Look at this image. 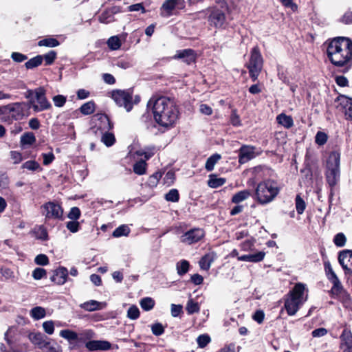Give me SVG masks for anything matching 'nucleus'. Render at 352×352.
<instances>
[{"label": "nucleus", "instance_id": "f257e3e1", "mask_svg": "<svg viewBox=\"0 0 352 352\" xmlns=\"http://www.w3.org/2000/svg\"><path fill=\"white\" fill-rule=\"evenodd\" d=\"M147 105L151 106L154 120L158 125L166 129L175 126L179 116V110L173 99L166 96H153Z\"/></svg>", "mask_w": 352, "mask_h": 352}, {"label": "nucleus", "instance_id": "f03ea898", "mask_svg": "<svg viewBox=\"0 0 352 352\" xmlns=\"http://www.w3.org/2000/svg\"><path fill=\"white\" fill-rule=\"evenodd\" d=\"M331 63L340 67L343 73L347 72L352 66V41L345 36L331 38Z\"/></svg>", "mask_w": 352, "mask_h": 352}, {"label": "nucleus", "instance_id": "7ed1b4c3", "mask_svg": "<svg viewBox=\"0 0 352 352\" xmlns=\"http://www.w3.org/2000/svg\"><path fill=\"white\" fill-rule=\"evenodd\" d=\"M247 184L250 187L256 186L252 197L261 205H265L272 202L280 191L278 182L271 179L257 183V179L255 176L250 178Z\"/></svg>", "mask_w": 352, "mask_h": 352}, {"label": "nucleus", "instance_id": "20e7f679", "mask_svg": "<svg viewBox=\"0 0 352 352\" xmlns=\"http://www.w3.org/2000/svg\"><path fill=\"white\" fill-rule=\"evenodd\" d=\"M245 66L248 69L251 80L255 82L258 79L263 66V58L258 45L254 46L251 50L249 61Z\"/></svg>", "mask_w": 352, "mask_h": 352}, {"label": "nucleus", "instance_id": "39448f33", "mask_svg": "<svg viewBox=\"0 0 352 352\" xmlns=\"http://www.w3.org/2000/svg\"><path fill=\"white\" fill-rule=\"evenodd\" d=\"M228 8H224L221 6H214L208 7L206 10L207 20L209 25L217 29L224 28L226 23V12Z\"/></svg>", "mask_w": 352, "mask_h": 352}, {"label": "nucleus", "instance_id": "423d86ee", "mask_svg": "<svg viewBox=\"0 0 352 352\" xmlns=\"http://www.w3.org/2000/svg\"><path fill=\"white\" fill-rule=\"evenodd\" d=\"M331 296L337 298L343 305L348 307L351 305V298L348 292L344 289L336 274L331 270Z\"/></svg>", "mask_w": 352, "mask_h": 352}, {"label": "nucleus", "instance_id": "0eeeda50", "mask_svg": "<svg viewBox=\"0 0 352 352\" xmlns=\"http://www.w3.org/2000/svg\"><path fill=\"white\" fill-rule=\"evenodd\" d=\"M185 8L184 0H166L160 8V14L164 17H170L177 14L178 10H183Z\"/></svg>", "mask_w": 352, "mask_h": 352}, {"label": "nucleus", "instance_id": "6e6552de", "mask_svg": "<svg viewBox=\"0 0 352 352\" xmlns=\"http://www.w3.org/2000/svg\"><path fill=\"white\" fill-rule=\"evenodd\" d=\"M112 98L120 107H124L127 111L133 108L132 92L129 90H116L112 92Z\"/></svg>", "mask_w": 352, "mask_h": 352}, {"label": "nucleus", "instance_id": "1a4fd4ad", "mask_svg": "<svg viewBox=\"0 0 352 352\" xmlns=\"http://www.w3.org/2000/svg\"><path fill=\"white\" fill-rule=\"evenodd\" d=\"M43 214L45 219L62 220L63 217V208L62 206L54 201H48L42 206Z\"/></svg>", "mask_w": 352, "mask_h": 352}, {"label": "nucleus", "instance_id": "9d476101", "mask_svg": "<svg viewBox=\"0 0 352 352\" xmlns=\"http://www.w3.org/2000/svg\"><path fill=\"white\" fill-rule=\"evenodd\" d=\"M205 236V231L201 228H192L181 236V241L191 245L198 243Z\"/></svg>", "mask_w": 352, "mask_h": 352}, {"label": "nucleus", "instance_id": "9b49d317", "mask_svg": "<svg viewBox=\"0 0 352 352\" xmlns=\"http://www.w3.org/2000/svg\"><path fill=\"white\" fill-rule=\"evenodd\" d=\"M35 98L38 104L34 106V111L39 112L51 108L52 105L45 96V90L40 87L35 89Z\"/></svg>", "mask_w": 352, "mask_h": 352}, {"label": "nucleus", "instance_id": "f8f14e48", "mask_svg": "<svg viewBox=\"0 0 352 352\" xmlns=\"http://www.w3.org/2000/svg\"><path fill=\"white\" fill-rule=\"evenodd\" d=\"M340 154L338 151H331V160L334 161V164L331 163V187L337 186L340 182Z\"/></svg>", "mask_w": 352, "mask_h": 352}, {"label": "nucleus", "instance_id": "ddd939ff", "mask_svg": "<svg viewBox=\"0 0 352 352\" xmlns=\"http://www.w3.org/2000/svg\"><path fill=\"white\" fill-rule=\"evenodd\" d=\"M94 118L98 122L96 126L101 133L110 131L113 129V122L106 113H97Z\"/></svg>", "mask_w": 352, "mask_h": 352}, {"label": "nucleus", "instance_id": "4468645a", "mask_svg": "<svg viewBox=\"0 0 352 352\" xmlns=\"http://www.w3.org/2000/svg\"><path fill=\"white\" fill-rule=\"evenodd\" d=\"M338 261L345 274H352V250L340 251L338 255Z\"/></svg>", "mask_w": 352, "mask_h": 352}, {"label": "nucleus", "instance_id": "2eb2a0df", "mask_svg": "<svg viewBox=\"0 0 352 352\" xmlns=\"http://www.w3.org/2000/svg\"><path fill=\"white\" fill-rule=\"evenodd\" d=\"M256 147L252 145L243 144L239 150V163L243 164L254 159Z\"/></svg>", "mask_w": 352, "mask_h": 352}, {"label": "nucleus", "instance_id": "dca6fc26", "mask_svg": "<svg viewBox=\"0 0 352 352\" xmlns=\"http://www.w3.org/2000/svg\"><path fill=\"white\" fill-rule=\"evenodd\" d=\"M67 278V269L65 267L60 266L53 271L50 280L56 285H62L66 283Z\"/></svg>", "mask_w": 352, "mask_h": 352}, {"label": "nucleus", "instance_id": "f3484780", "mask_svg": "<svg viewBox=\"0 0 352 352\" xmlns=\"http://www.w3.org/2000/svg\"><path fill=\"white\" fill-rule=\"evenodd\" d=\"M175 59H182L184 62L190 65L195 63L197 55L195 51L192 49H185L177 50L176 54L174 56Z\"/></svg>", "mask_w": 352, "mask_h": 352}, {"label": "nucleus", "instance_id": "a211bd4d", "mask_svg": "<svg viewBox=\"0 0 352 352\" xmlns=\"http://www.w3.org/2000/svg\"><path fill=\"white\" fill-rule=\"evenodd\" d=\"M28 338L33 344L41 349L50 344V342L47 340L48 338L41 332L30 333L28 335Z\"/></svg>", "mask_w": 352, "mask_h": 352}, {"label": "nucleus", "instance_id": "6ab92c4d", "mask_svg": "<svg viewBox=\"0 0 352 352\" xmlns=\"http://www.w3.org/2000/svg\"><path fill=\"white\" fill-rule=\"evenodd\" d=\"M305 290V285L303 283H298L289 292L286 296L292 298L293 301H298L302 304Z\"/></svg>", "mask_w": 352, "mask_h": 352}, {"label": "nucleus", "instance_id": "aec40b11", "mask_svg": "<svg viewBox=\"0 0 352 352\" xmlns=\"http://www.w3.org/2000/svg\"><path fill=\"white\" fill-rule=\"evenodd\" d=\"M85 347L90 351H108L111 349V344L107 340H90L85 343Z\"/></svg>", "mask_w": 352, "mask_h": 352}, {"label": "nucleus", "instance_id": "412c9836", "mask_svg": "<svg viewBox=\"0 0 352 352\" xmlns=\"http://www.w3.org/2000/svg\"><path fill=\"white\" fill-rule=\"evenodd\" d=\"M340 347L343 352H352V334L347 329H344L340 336Z\"/></svg>", "mask_w": 352, "mask_h": 352}, {"label": "nucleus", "instance_id": "4be33fe9", "mask_svg": "<svg viewBox=\"0 0 352 352\" xmlns=\"http://www.w3.org/2000/svg\"><path fill=\"white\" fill-rule=\"evenodd\" d=\"M352 103V99L347 98L345 96H340L334 101V107L338 111L344 112L346 116V113L348 109L350 107Z\"/></svg>", "mask_w": 352, "mask_h": 352}, {"label": "nucleus", "instance_id": "5701e85b", "mask_svg": "<svg viewBox=\"0 0 352 352\" xmlns=\"http://www.w3.org/2000/svg\"><path fill=\"white\" fill-rule=\"evenodd\" d=\"M24 102H13L11 103L10 109L13 111H10L11 122L13 120H18L21 119L24 116Z\"/></svg>", "mask_w": 352, "mask_h": 352}, {"label": "nucleus", "instance_id": "b1692460", "mask_svg": "<svg viewBox=\"0 0 352 352\" xmlns=\"http://www.w3.org/2000/svg\"><path fill=\"white\" fill-rule=\"evenodd\" d=\"M300 302L293 301L292 298L285 296L284 307L289 316H294L298 311Z\"/></svg>", "mask_w": 352, "mask_h": 352}, {"label": "nucleus", "instance_id": "393cba45", "mask_svg": "<svg viewBox=\"0 0 352 352\" xmlns=\"http://www.w3.org/2000/svg\"><path fill=\"white\" fill-rule=\"evenodd\" d=\"M215 258L216 254L214 252H209L204 255L199 262L200 268L204 270H208Z\"/></svg>", "mask_w": 352, "mask_h": 352}, {"label": "nucleus", "instance_id": "a878e982", "mask_svg": "<svg viewBox=\"0 0 352 352\" xmlns=\"http://www.w3.org/2000/svg\"><path fill=\"white\" fill-rule=\"evenodd\" d=\"M277 122L283 126L285 129H290L294 126V120L291 116H287L283 113L276 117Z\"/></svg>", "mask_w": 352, "mask_h": 352}, {"label": "nucleus", "instance_id": "bb28decb", "mask_svg": "<svg viewBox=\"0 0 352 352\" xmlns=\"http://www.w3.org/2000/svg\"><path fill=\"white\" fill-rule=\"evenodd\" d=\"M60 336L67 340L70 343H72L74 341H79L82 342V338H79L78 333L70 329H63L60 332Z\"/></svg>", "mask_w": 352, "mask_h": 352}, {"label": "nucleus", "instance_id": "cd10ccee", "mask_svg": "<svg viewBox=\"0 0 352 352\" xmlns=\"http://www.w3.org/2000/svg\"><path fill=\"white\" fill-rule=\"evenodd\" d=\"M101 302L97 300H90L81 304L80 307L87 311H94L102 309V307L101 306Z\"/></svg>", "mask_w": 352, "mask_h": 352}, {"label": "nucleus", "instance_id": "c85d7f7f", "mask_svg": "<svg viewBox=\"0 0 352 352\" xmlns=\"http://www.w3.org/2000/svg\"><path fill=\"white\" fill-rule=\"evenodd\" d=\"M252 195L249 190H241L232 196L231 201L234 204H239Z\"/></svg>", "mask_w": 352, "mask_h": 352}, {"label": "nucleus", "instance_id": "c756f323", "mask_svg": "<svg viewBox=\"0 0 352 352\" xmlns=\"http://www.w3.org/2000/svg\"><path fill=\"white\" fill-rule=\"evenodd\" d=\"M36 141V137L32 132H25L21 136L20 144L24 147L26 145L34 144Z\"/></svg>", "mask_w": 352, "mask_h": 352}, {"label": "nucleus", "instance_id": "7c9ffc66", "mask_svg": "<svg viewBox=\"0 0 352 352\" xmlns=\"http://www.w3.org/2000/svg\"><path fill=\"white\" fill-rule=\"evenodd\" d=\"M163 175V171L158 170L155 172L148 178V180L146 183V185L151 188H155L157 186L160 179L162 177Z\"/></svg>", "mask_w": 352, "mask_h": 352}, {"label": "nucleus", "instance_id": "2f4dec72", "mask_svg": "<svg viewBox=\"0 0 352 352\" xmlns=\"http://www.w3.org/2000/svg\"><path fill=\"white\" fill-rule=\"evenodd\" d=\"M96 106L95 102L94 100H90L81 105L79 108V111L82 115L89 116L94 113Z\"/></svg>", "mask_w": 352, "mask_h": 352}, {"label": "nucleus", "instance_id": "473e14b6", "mask_svg": "<svg viewBox=\"0 0 352 352\" xmlns=\"http://www.w3.org/2000/svg\"><path fill=\"white\" fill-rule=\"evenodd\" d=\"M226 182V178L217 177L214 175H210L208 181V185L212 188L222 186Z\"/></svg>", "mask_w": 352, "mask_h": 352}, {"label": "nucleus", "instance_id": "72a5a7b5", "mask_svg": "<svg viewBox=\"0 0 352 352\" xmlns=\"http://www.w3.org/2000/svg\"><path fill=\"white\" fill-rule=\"evenodd\" d=\"M147 168V163L144 160H140L136 162L133 166V172L138 175H142L146 173Z\"/></svg>", "mask_w": 352, "mask_h": 352}, {"label": "nucleus", "instance_id": "f704fd0d", "mask_svg": "<svg viewBox=\"0 0 352 352\" xmlns=\"http://www.w3.org/2000/svg\"><path fill=\"white\" fill-rule=\"evenodd\" d=\"M21 168L23 170L27 169L32 172L42 170L40 164L36 160L26 161L22 164Z\"/></svg>", "mask_w": 352, "mask_h": 352}, {"label": "nucleus", "instance_id": "c9c22d12", "mask_svg": "<svg viewBox=\"0 0 352 352\" xmlns=\"http://www.w3.org/2000/svg\"><path fill=\"white\" fill-rule=\"evenodd\" d=\"M43 57L42 55H37L32 58H30L29 60H28L25 63V66L28 69H34L35 67H38L41 65L43 63Z\"/></svg>", "mask_w": 352, "mask_h": 352}, {"label": "nucleus", "instance_id": "e433bc0d", "mask_svg": "<svg viewBox=\"0 0 352 352\" xmlns=\"http://www.w3.org/2000/svg\"><path fill=\"white\" fill-rule=\"evenodd\" d=\"M60 45V42L55 38L53 37H47L43 39L40 40L38 42V45L49 47H57Z\"/></svg>", "mask_w": 352, "mask_h": 352}, {"label": "nucleus", "instance_id": "4c0bfd02", "mask_svg": "<svg viewBox=\"0 0 352 352\" xmlns=\"http://www.w3.org/2000/svg\"><path fill=\"white\" fill-rule=\"evenodd\" d=\"M11 103L0 106V116H2L1 120L4 122H11L10 111H13L10 109Z\"/></svg>", "mask_w": 352, "mask_h": 352}, {"label": "nucleus", "instance_id": "58836bf2", "mask_svg": "<svg viewBox=\"0 0 352 352\" xmlns=\"http://www.w3.org/2000/svg\"><path fill=\"white\" fill-rule=\"evenodd\" d=\"M221 155L218 153H215L209 157L206 162L205 168L208 171H212L214 169V165L221 159Z\"/></svg>", "mask_w": 352, "mask_h": 352}, {"label": "nucleus", "instance_id": "ea45409f", "mask_svg": "<svg viewBox=\"0 0 352 352\" xmlns=\"http://www.w3.org/2000/svg\"><path fill=\"white\" fill-rule=\"evenodd\" d=\"M140 305L144 311H148L153 309L155 302L151 297H144L141 299Z\"/></svg>", "mask_w": 352, "mask_h": 352}, {"label": "nucleus", "instance_id": "a19ab883", "mask_svg": "<svg viewBox=\"0 0 352 352\" xmlns=\"http://www.w3.org/2000/svg\"><path fill=\"white\" fill-rule=\"evenodd\" d=\"M98 20L102 23H109L115 21L114 16L109 12V8L105 9L99 16Z\"/></svg>", "mask_w": 352, "mask_h": 352}, {"label": "nucleus", "instance_id": "79ce46f5", "mask_svg": "<svg viewBox=\"0 0 352 352\" xmlns=\"http://www.w3.org/2000/svg\"><path fill=\"white\" fill-rule=\"evenodd\" d=\"M188 314H193L200 311V306L197 302L190 298L188 300L186 307Z\"/></svg>", "mask_w": 352, "mask_h": 352}, {"label": "nucleus", "instance_id": "37998d69", "mask_svg": "<svg viewBox=\"0 0 352 352\" xmlns=\"http://www.w3.org/2000/svg\"><path fill=\"white\" fill-rule=\"evenodd\" d=\"M30 315L34 320H40L45 316L46 311L43 307L37 306L31 309Z\"/></svg>", "mask_w": 352, "mask_h": 352}, {"label": "nucleus", "instance_id": "c03bdc74", "mask_svg": "<svg viewBox=\"0 0 352 352\" xmlns=\"http://www.w3.org/2000/svg\"><path fill=\"white\" fill-rule=\"evenodd\" d=\"M102 141L108 147L113 146L116 142V138L113 133L102 132Z\"/></svg>", "mask_w": 352, "mask_h": 352}, {"label": "nucleus", "instance_id": "a18cd8bd", "mask_svg": "<svg viewBox=\"0 0 352 352\" xmlns=\"http://www.w3.org/2000/svg\"><path fill=\"white\" fill-rule=\"evenodd\" d=\"M190 268V263L186 260H182L177 263V271L179 276L186 274Z\"/></svg>", "mask_w": 352, "mask_h": 352}, {"label": "nucleus", "instance_id": "49530a36", "mask_svg": "<svg viewBox=\"0 0 352 352\" xmlns=\"http://www.w3.org/2000/svg\"><path fill=\"white\" fill-rule=\"evenodd\" d=\"M130 233V228L126 225H121L114 230L113 236L114 237H120L122 236H128Z\"/></svg>", "mask_w": 352, "mask_h": 352}, {"label": "nucleus", "instance_id": "de8ad7c7", "mask_svg": "<svg viewBox=\"0 0 352 352\" xmlns=\"http://www.w3.org/2000/svg\"><path fill=\"white\" fill-rule=\"evenodd\" d=\"M167 201L178 202L180 198L179 193L177 189H170L164 196Z\"/></svg>", "mask_w": 352, "mask_h": 352}, {"label": "nucleus", "instance_id": "09e8293b", "mask_svg": "<svg viewBox=\"0 0 352 352\" xmlns=\"http://www.w3.org/2000/svg\"><path fill=\"white\" fill-rule=\"evenodd\" d=\"M295 204L297 213L299 214H302L306 208V204L304 199L301 197L300 195L299 194L296 196Z\"/></svg>", "mask_w": 352, "mask_h": 352}, {"label": "nucleus", "instance_id": "8fccbe9b", "mask_svg": "<svg viewBox=\"0 0 352 352\" xmlns=\"http://www.w3.org/2000/svg\"><path fill=\"white\" fill-rule=\"evenodd\" d=\"M45 60V65L48 66L52 65L57 58V53L54 50H50L47 54L42 55Z\"/></svg>", "mask_w": 352, "mask_h": 352}, {"label": "nucleus", "instance_id": "3c124183", "mask_svg": "<svg viewBox=\"0 0 352 352\" xmlns=\"http://www.w3.org/2000/svg\"><path fill=\"white\" fill-rule=\"evenodd\" d=\"M108 47L112 50H117L121 46V41L118 36H111L107 41Z\"/></svg>", "mask_w": 352, "mask_h": 352}, {"label": "nucleus", "instance_id": "603ef678", "mask_svg": "<svg viewBox=\"0 0 352 352\" xmlns=\"http://www.w3.org/2000/svg\"><path fill=\"white\" fill-rule=\"evenodd\" d=\"M151 331L155 336H160L164 333L165 328L160 322H155L151 326Z\"/></svg>", "mask_w": 352, "mask_h": 352}, {"label": "nucleus", "instance_id": "864d4df0", "mask_svg": "<svg viewBox=\"0 0 352 352\" xmlns=\"http://www.w3.org/2000/svg\"><path fill=\"white\" fill-rule=\"evenodd\" d=\"M320 252L324 262L326 275L328 278L330 279V262L328 261L327 256L325 254V249L324 248H321Z\"/></svg>", "mask_w": 352, "mask_h": 352}, {"label": "nucleus", "instance_id": "5fc2aeb1", "mask_svg": "<svg viewBox=\"0 0 352 352\" xmlns=\"http://www.w3.org/2000/svg\"><path fill=\"white\" fill-rule=\"evenodd\" d=\"M176 176L175 173L173 170H169L164 177V184L167 186H172L175 180Z\"/></svg>", "mask_w": 352, "mask_h": 352}, {"label": "nucleus", "instance_id": "6e6d98bb", "mask_svg": "<svg viewBox=\"0 0 352 352\" xmlns=\"http://www.w3.org/2000/svg\"><path fill=\"white\" fill-rule=\"evenodd\" d=\"M66 228L70 232L76 233L80 230L81 226L77 220H72L66 223Z\"/></svg>", "mask_w": 352, "mask_h": 352}, {"label": "nucleus", "instance_id": "4d7b16f0", "mask_svg": "<svg viewBox=\"0 0 352 352\" xmlns=\"http://www.w3.org/2000/svg\"><path fill=\"white\" fill-rule=\"evenodd\" d=\"M211 341L210 337L208 334H201L197 338L199 347H206Z\"/></svg>", "mask_w": 352, "mask_h": 352}, {"label": "nucleus", "instance_id": "13d9d810", "mask_svg": "<svg viewBox=\"0 0 352 352\" xmlns=\"http://www.w3.org/2000/svg\"><path fill=\"white\" fill-rule=\"evenodd\" d=\"M32 276L35 280H41L47 277V271L44 268L36 267L33 270Z\"/></svg>", "mask_w": 352, "mask_h": 352}, {"label": "nucleus", "instance_id": "bf43d9fd", "mask_svg": "<svg viewBox=\"0 0 352 352\" xmlns=\"http://www.w3.org/2000/svg\"><path fill=\"white\" fill-rule=\"evenodd\" d=\"M140 316V312L136 305L131 306L127 311V317L131 320H136Z\"/></svg>", "mask_w": 352, "mask_h": 352}, {"label": "nucleus", "instance_id": "052dcab7", "mask_svg": "<svg viewBox=\"0 0 352 352\" xmlns=\"http://www.w3.org/2000/svg\"><path fill=\"white\" fill-rule=\"evenodd\" d=\"M346 242V237L342 232L337 234L333 238V243L337 247L341 248L344 246Z\"/></svg>", "mask_w": 352, "mask_h": 352}, {"label": "nucleus", "instance_id": "680f3d73", "mask_svg": "<svg viewBox=\"0 0 352 352\" xmlns=\"http://www.w3.org/2000/svg\"><path fill=\"white\" fill-rule=\"evenodd\" d=\"M36 237L42 241H47L49 239L48 232L43 226H40L38 229L35 232Z\"/></svg>", "mask_w": 352, "mask_h": 352}, {"label": "nucleus", "instance_id": "e2e57ef3", "mask_svg": "<svg viewBox=\"0 0 352 352\" xmlns=\"http://www.w3.org/2000/svg\"><path fill=\"white\" fill-rule=\"evenodd\" d=\"M10 157L14 164H20L24 159L22 153L17 151H11L10 152Z\"/></svg>", "mask_w": 352, "mask_h": 352}, {"label": "nucleus", "instance_id": "0e129e2a", "mask_svg": "<svg viewBox=\"0 0 352 352\" xmlns=\"http://www.w3.org/2000/svg\"><path fill=\"white\" fill-rule=\"evenodd\" d=\"M328 139L327 135L324 132L318 131L315 137V142L319 145H324Z\"/></svg>", "mask_w": 352, "mask_h": 352}, {"label": "nucleus", "instance_id": "69168bd1", "mask_svg": "<svg viewBox=\"0 0 352 352\" xmlns=\"http://www.w3.org/2000/svg\"><path fill=\"white\" fill-rule=\"evenodd\" d=\"M34 262L36 265L45 266L49 264L50 261L47 255L40 254L35 257Z\"/></svg>", "mask_w": 352, "mask_h": 352}, {"label": "nucleus", "instance_id": "338daca9", "mask_svg": "<svg viewBox=\"0 0 352 352\" xmlns=\"http://www.w3.org/2000/svg\"><path fill=\"white\" fill-rule=\"evenodd\" d=\"M80 215L81 212L79 208L74 206L70 209L67 217L72 220H78L80 217Z\"/></svg>", "mask_w": 352, "mask_h": 352}, {"label": "nucleus", "instance_id": "774afa93", "mask_svg": "<svg viewBox=\"0 0 352 352\" xmlns=\"http://www.w3.org/2000/svg\"><path fill=\"white\" fill-rule=\"evenodd\" d=\"M338 21L345 25L352 24V11L346 12Z\"/></svg>", "mask_w": 352, "mask_h": 352}]
</instances>
